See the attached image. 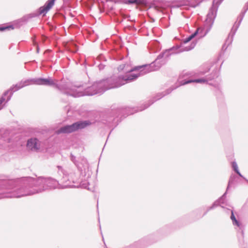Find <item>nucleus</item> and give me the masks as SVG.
I'll list each match as a JSON object with an SVG mask.
<instances>
[{"instance_id":"f03ea898","label":"nucleus","mask_w":248,"mask_h":248,"mask_svg":"<svg viewBox=\"0 0 248 248\" xmlns=\"http://www.w3.org/2000/svg\"><path fill=\"white\" fill-rule=\"evenodd\" d=\"M90 124L91 122L89 121L78 122L71 125H67L61 127L56 131V133L57 134L61 133H70L78 129L84 128Z\"/></svg>"},{"instance_id":"a211bd4d","label":"nucleus","mask_w":248,"mask_h":248,"mask_svg":"<svg viewBox=\"0 0 248 248\" xmlns=\"http://www.w3.org/2000/svg\"><path fill=\"white\" fill-rule=\"evenodd\" d=\"M48 81L46 79H40L38 81V84H47Z\"/></svg>"},{"instance_id":"f3484780","label":"nucleus","mask_w":248,"mask_h":248,"mask_svg":"<svg viewBox=\"0 0 248 248\" xmlns=\"http://www.w3.org/2000/svg\"><path fill=\"white\" fill-rule=\"evenodd\" d=\"M142 66H136V67H134V68H133L132 69H131V70H130L128 73H130V72H132L133 71H139L140 69H141V68H142Z\"/></svg>"},{"instance_id":"4468645a","label":"nucleus","mask_w":248,"mask_h":248,"mask_svg":"<svg viewBox=\"0 0 248 248\" xmlns=\"http://www.w3.org/2000/svg\"><path fill=\"white\" fill-rule=\"evenodd\" d=\"M207 82V80L205 79H203V78H201V79H195V80H188V81H186L185 84H188V83H192V82H196V83H205Z\"/></svg>"},{"instance_id":"39448f33","label":"nucleus","mask_w":248,"mask_h":248,"mask_svg":"<svg viewBox=\"0 0 248 248\" xmlns=\"http://www.w3.org/2000/svg\"><path fill=\"white\" fill-rule=\"evenodd\" d=\"M139 76V74L133 75L127 74L125 76H120L116 79L115 83L117 84L116 87L122 86L128 81L135 79Z\"/></svg>"},{"instance_id":"6ab92c4d","label":"nucleus","mask_w":248,"mask_h":248,"mask_svg":"<svg viewBox=\"0 0 248 248\" xmlns=\"http://www.w3.org/2000/svg\"><path fill=\"white\" fill-rule=\"evenodd\" d=\"M233 176H231L230 179V180H229V183H228V186H227V191L230 188V187L231 186V185L233 183Z\"/></svg>"},{"instance_id":"412c9836","label":"nucleus","mask_w":248,"mask_h":248,"mask_svg":"<svg viewBox=\"0 0 248 248\" xmlns=\"http://www.w3.org/2000/svg\"><path fill=\"white\" fill-rule=\"evenodd\" d=\"M139 244L138 243L134 244V245L131 246L129 247V248H137L138 245Z\"/></svg>"},{"instance_id":"0eeeda50","label":"nucleus","mask_w":248,"mask_h":248,"mask_svg":"<svg viewBox=\"0 0 248 248\" xmlns=\"http://www.w3.org/2000/svg\"><path fill=\"white\" fill-rule=\"evenodd\" d=\"M55 0H48L45 5L40 8V14L45 15L54 5Z\"/></svg>"},{"instance_id":"9d476101","label":"nucleus","mask_w":248,"mask_h":248,"mask_svg":"<svg viewBox=\"0 0 248 248\" xmlns=\"http://www.w3.org/2000/svg\"><path fill=\"white\" fill-rule=\"evenodd\" d=\"M231 219L232 220L233 225L237 226L240 229L242 230V233L243 235L244 231L243 230V226L242 224L236 219V217L234 215L233 211L232 210H231Z\"/></svg>"},{"instance_id":"2eb2a0df","label":"nucleus","mask_w":248,"mask_h":248,"mask_svg":"<svg viewBox=\"0 0 248 248\" xmlns=\"http://www.w3.org/2000/svg\"><path fill=\"white\" fill-rule=\"evenodd\" d=\"M70 159L77 167H78V164L76 159V156H74L72 154H71L70 155Z\"/></svg>"},{"instance_id":"20e7f679","label":"nucleus","mask_w":248,"mask_h":248,"mask_svg":"<svg viewBox=\"0 0 248 248\" xmlns=\"http://www.w3.org/2000/svg\"><path fill=\"white\" fill-rule=\"evenodd\" d=\"M36 177V175L34 174ZM44 177H33L32 176V194L42 192L44 191L45 184Z\"/></svg>"},{"instance_id":"5701e85b","label":"nucleus","mask_w":248,"mask_h":248,"mask_svg":"<svg viewBox=\"0 0 248 248\" xmlns=\"http://www.w3.org/2000/svg\"><path fill=\"white\" fill-rule=\"evenodd\" d=\"M15 142H16H16H19V143H18V144H20L21 145H23V143H24V142H25V141H21V142H20V141H19V140H15Z\"/></svg>"},{"instance_id":"dca6fc26","label":"nucleus","mask_w":248,"mask_h":248,"mask_svg":"<svg viewBox=\"0 0 248 248\" xmlns=\"http://www.w3.org/2000/svg\"><path fill=\"white\" fill-rule=\"evenodd\" d=\"M32 46L33 45L35 47V49H36V52L37 53H38L39 52V48L38 47L37 42L36 41H35L34 40H32Z\"/></svg>"},{"instance_id":"a878e982","label":"nucleus","mask_w":248,"mask_h":248,"mask_svg":"<svg viewBox=\"0 0 248 248\" xmlns=\"http://www.w3.org/2000/svg\"><path fill=\"white\" fill-rule=\"evenodd\" d=\"M123 110H125V112H130L131 110H133L134 109H123Z\"/></svg>"},{"instance_id":"393cba45","label":"nucleus","mask_w":248,"mask_h":248,"mask_svg":"<svg viewBox=\"0 0 248 248\" xmlns=\"http://www.w3.org/2000/svg\"><path fill=\"white\" fill-rule=\"evenodd\" d=\"M8 28H9V27H5V28H0V31H3L5 30V29H7Z\"/></svg>"},{"instance_id":"cd10ccee","label":"nucleus","mask_w":248,"mask_h":248,"mask_svg":"<svg viewBox=\"0 0 248 248\" xmlns=\"http://www.w3.org/2000/svg\"><path fill=\"white\" fill-rule=\"evenodd\" d=\"M138 112V111H137V110H135V111H133V112H130V114H134V113H136V112Z\"/></svg>"},{"instance_id":"f8f14e48","label":"nucleus","mask_w":248,"mask_h":248,"mask_svg":"<svg viewBox=\"0 0 248 248\" xmlns=\"http://www.w3.org/2000/svg\"><path fill=\"white\" fill-rule=\"evenodd\" d=\"M200 31H202V30L200 28H198L194 33L192 34L191 35H190L188 37H187L184 40V43H187L188 42L190 41L191 39H192L194 37L196 36V35Z\"/></svg>"},{"instance_id":"7ed1b4c3","label":"nucleus","mask_w":248,"mask_h":248,"mask_svg":"<svg viewBox=\"0 0 248 248\" xmlns=\"http://www.w3.org/2000/svg\"><path fill=\"white\" fill-rule=\"evenodd\" d=\"M63 177L61 180V184H59L60 188H66L68 187H76L74 184L78 183V178L76 176L75 172L68 174L65 171H63Z\"/></svg>"},{"instance_id":"aec40b11","label":"nucleus","mask_w":248,"mask_h":248,"mask_svg":"<svg viewBox=\"0 0 248 248\" xmlns=\"http://www.w3.org/2000/svg\"><path fill=\"white\" fill-rule=\"evenodd\" d=\"M5 103V99L2 96L0 98V107H1L2 104H4Z\"/></svg>"},{"instance_id":"1a4fd4ad","label":"nucleus","mask_w":248,"mask_h":248,"mask_svg":"<svg viewBox=\"0 0 248 248\" xmlns=\"http://www.w3.org/2000/svg\"><path fill=\"white\" fill-rule=\"evenodd\" d=\"M32 150L33 149L36 152H39L42 150V143L37 139H32Z\"/></svg>"},{"instance_id":"bb28decb","label":"nucleus","mask_w":248,"mask_h":248,"mask_svg":"<svg viewBox=\"0 0 248 248\" xmlns=\"http://www.w3.org/2000/svg\"><path fill=\"white\" fill-rule=\"evenodd\" d=\"M124 65H121V66L119 67V69H120L121 70H122V69H123V68H124Z\"/></svg>"},{"instance_id":"9b49d317","label":"nucleus","mask_w":248,"mask_h":248,"mask_svg":"<svg viewBox=\"0 0 248 248\" xmlns=\"http://www.w3.org/2000/svg\"><path fill=\"white\" fill-rule=\"evenodd\" d=\"M9 134L8 131L5 132L3 135V136L0 137V142L2 143V144L6 143H10L12 141V140L11 139L6 138V136Z\"/></svg>"},{"instance_id":"4be33fe9","label":"nucleus","mask_w":248,"mask_h":248,"mask_svg":"<svg viewBox=\"0 0 248 248\" xmlns=\"http://www.w3.org/2000/svg\"><path fill=\"white\" fill-rule=\"evenodd\" d=\"M31 143V138L27 140V146L29 147Z\"/></svg>"},{"instance_id":"ddd939ff","label":"nucleus","mask_w":248,"mask_h":248,"mask_svg":"<svg viewBox=\"0 0 248 248\" xmlns=\"http://www.w3.org/2000/svg\"><path fill=\"white\" fill-rule=\"evenodd\" d=\"M232 167L233 168V170L237 173V174L239 175V176H240L242 178H244L243 176L240 172L238 168L237 164L236 162L234 161L232 163Z\"/></svg>"},{"instance_id":"423d86ee","label":"nucleus","mask_w":248,"mask_h":248,"mask_svg":"<svg viewBox=\"0 0 248 248\" xmlns=\"http://www.w3.org/2000/svg\"><path fill=\"white\" fill-rule=\"evenodd\" d=\"M45 184L44 191L48 189L60 188L59 182L51 178H44Z\"/></svg>"},{"instance_id":"b1692460","label":"nucleus","mask_w":248,"mask_h":248,"mask_svg":"<svg viewBox=\"0 0 248 248\" xmlns=\"http://www.w3.org/2000/svg\"><path fill=\"white\" fill-rule=\"evenodd\" d=\"M129 2L130 3H138V1L137 0H134V1H132V0H129Z\"/></svg>"},{"instance_id":"f257e3e1","label":"nucleus","mask_w":248,"mask_h":248,"mask_svg":"<svg viewBox=\"0 0 248 248\" xmlns=\"http://www.w3.org/2000/svg\"><path fill=\"white\" fill-rule=\"evenodd\" d=\"M18 180H8L0 182V199L19 198L29 195L30 191L25 187H18Z\"/></svg>"},{"instance_id":"c85d7f7f","label":"nucleus","mask_w":248,"mask_h":248,"mask_svg":"<svg viewBox=\"0 0 248 248\" xmlns=\"http://www.w3.org/2000/svg\"><path fill=\"white\" fill-rule=\"evenodd\" d=\"M58 168L59 170H60L61 169H62V168L61 166H58Z\"/></svg>"},{"instance_id":"6e6552de","label":"nucleus","mask_w":248,"mask_h":248,"mask_svg":"<svg viewBox=\"0 0 248 248\" xmlns=\"http://www.w3.org/2000/svg\"><path fill=\"white\" fill-rule=\"evenodd\" d=\"M226 193L227 191H226V192L222 195V196L220 197L218 200L215 202L213 205L210 207H209V208L207 210V211L214 208L215 207L218 205H220L222 208H224V206L222 204L225 203V195H226Z\"/></svg>"}]
</instances>
